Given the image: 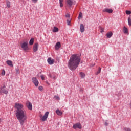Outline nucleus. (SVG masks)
<instances>
[{
  "label": "nucleus",
  "mask_w": 131,
  "mask_h": 131,
  "mask_svg": "<svg viewBox=\"0 0 131 131\" xmlns=\"http://www.w3.org/2000/svg\"><path fill=\"white\" fill-rule=\"evenodd\" d=\"M82 18V13L81 12H80L79 15V18Z\"/></svg>",
  "instance_id": "obj_33"
},
{
  "label": "nucleus",
  "mask_w": 131,
  "mask_h": 131,
  "mask_svg": "<svg viewBox=\"0 0 131 131\" xmlns=\"http://www.w3.org/2000/svg\"><path fill=\"white\" fill-rule=\"evenodd\" d=\"M105 125H106V126H107V125H108V123L105 122Z\"/></svg>",
  "instance_id": "obj_37"
},
{
  "label": "nucleus",
  "mask_w": 131,
  "mask_h": 131,
  "mask_svg": "<svg viewBox=\"0 0 131 131\" xmlns=\"http://www.w3.org/2000/svg\"><path fill=\"white\" fill-rule=\"evenodd\" d=\"M34 42V39L31 38L29 41V45L30 46H32Z\"/></svg>",
  "instance_id": "obj_18"
},
{
  "label": "nucleus",
  "mask_w": 131,
  "mask_h": 131,
  "mask_svg": "<svg viewBox=\"0 0 131 131\" xmlns=\"http://www.w3.org/2000/svg\"><path fill=\"white\" fill-rule=\"evenodd\" d=\"M80 57L77 54L72 55L68 62V66L70 70H75L80 63Z\"/></svg>",
  "instance_id": "obj_2"
},
{
  "label": "nucleus",
  "mask_w": 131,
  "mask_h": 131,
  "mask_svg": "<svg viewBox=\"0 0 131 131\" xmlns=\"http://www.w3.org/2000/svg\"><path fill=\"white\" fill-rule=\"evenodd\" d=\"M73 128L74 129H76V128H79V129H81V124L80 123H77L73 125Z\"/></svg>",
  "instance_id": "obj_7"
},
{
  "label": "nucleus",
  "mask_w": 131,
  "mask_h": 131,
  "mask_svg": "<svg viewBox=\"0 0 131 131\" xmlns=\"http://www.w3.org/2000/svg\"><path fill=\"white\" fill-rule=\"evenodd\" d=\"M63 0H59L60 7L62 8L63 7Z\"/></svg>",
  "instance_id": "obj_23"
},
{
  "label": "nucleus",
  "mask_w": 131,
  "mask_h": 131,
  "mask_svg": "<svg viewBox=\"0 0 131 131\" xmlns=\"http://www.w3.org/2000/svg\"><path fill=\"white\" fill-rule=\"evenodd\" d=\"M6 5H7V8H11V3H10V2L7 1L6 2Z\"/></svg>",
  "instance_id": "obj_22"
},
{
  "label": "nucleus",
  "mask_w": 131,
  "mask_h": 131,
  "mask_svg": "<svg viewBox=\"0 0 131 131\" xmlns=\"http://www.w3.org/2000/svg\"><path fill=\"white\" fill-rule=\"evenodd\" d=\"M126 14L127 15H130V14H131V11H129V10H126Z\"/></svg>",
  "instance_id": "obj_28"
},
{
  "label": "nucleus",
  "mask_w": 131,
  "mask_h": 131,
  "mask_svg": "<svg viewBox=\"0 0 131 131\" xmlns=\"http://www.w3.org/2000/svg\"><path fill=\"white\" fill-rule=\"evenodd\" d=\"M26 107H28L29 110H32V104L29 101H27L26 103Z\"/></svg>",
  "instance_id": "obj_8"
},
{
  "label": "nucleus",
  "mask_w": 131,
  "mask_h": 131,
  "mask_svg": "<svg viewBox=\"0 0 131 131\" xmlns=\"http://www.w3.org/2000/svg\"><path fill=\"white\" fill-rule=\"evenodd\" d=\"M2 75H6V72L5 71V70H2Z\"/></svg>",
  "instance_id": "obj_31"
},
{
  "label": "nucleus",
  "mask_w": 131,
  "mask_h": 131,
  "mask_svg": "<svg viewBox=\"0 0 131 131\" xmlns=\"http://www.w3.org/2000/svg\"><path fill=\"white\" fill-rule=\"evenodd\" d=\"M55 48V50H59L61 48V43L60 42L56 43Z\"/></svg>",
  "instance_id": "obj_12"
},
{
  "label": "nucleus",
  "mask_w": 131,
  "mask_h": 131,
  "mask_svg": "<svg viewBox=\"0 0 131 131\" xmlns=\"http://www.w3.org/2000/svg\"><path fill=\"white\" fill-rule=\"evenodd\" d=\"M80 76L81 78H84V77H85V74H84L83 72H80Z\"/></svg>",
  "instance_id": "obj_17"
},
{
  "label": "nucleus",
  "mask_w": 131,
  "mask_h": 131,
  "mask_svg": "<svg viewBox=\"0 0 131 131\" xmlns=\"http://www.w3.org/2000/svg\"><path fill=\"white\" fill-rule=\"evenodd\" d=\"M38 90H39V91H42V90H43V88H42V86H40L38 87Z\"/></svg>",
  "instance_id": "obj_32"
},
{
  "label": "nucleus",
  "mask_w": 131,
  "mask_h": 131,
  "mask_svg": "<svg viewBox=\"0 0 131 131\" xmlns=\"http://www.w3.org/2000/svg\"><path fill=\"white\" fill-rule=\"evenodd\" d=\"M54 98L55 100H60V97H59L58 96L55 95L54 96Z\"/></svg>",
  "instance_id": "obj_26"
},
{
  "label": "nucleus",
  "mask_w": 131,
  "mask_h": 131,
  "mask_svg": "<svg viewBox=\"0 0 131 131\" xmlns=\"http://www.w3.org/2000/svg\"><path fill=\"white\" fill-rule=\"evenodd\" d=\"M2 122V119L0 118V123Z\"/></svg>",
  "instance_id": "obj_38"
},
{
  "label": "nucleus",
  "mask_w": 131,
  "mask_h": 131,
  "mask_svg": "<svg viewBox=\"0 0 131 131\" xmlns=\"http://www.w3.org/2000/svg\"><path fill=\"white\" fill-rule=\"evenodd\" d=\"M4 94L5 95H8L9 94V90L7 89L6 85H3L0 88V95Z\"/></svg>",
  "instance_id": "obj_3"
},
{
  "label": "nucleus",
  "mask_w": 131,
  "mask_h": 131,
  "mask_svg": "<svg viewBox=\"0 0 131 131\" xmlns=\"http://www.w3.org/2000/svg\"><path fill=\"white\" fill-rule=\"evenodd\" d=\"M6 63L8 66H10V67H13L14 65L13 64V62L11 60H7Z\"/></svg>",
  "instance_id": "obj_14"
},
{
  "label": "nucleus",
  "mask_w": 131,
  "mask_h": 131,
  "mask_svg": "<svg viewBox=\"0 0 131 131\" xmlns=\"http://www.w3.org/2000/svg\"><path fill=\"white\" fill-rule=\"evenodd\" d=\"M21 47L24 51H28V50H29V47H28V41L23 42L21 45Z\"/></svg>",
  "instance_id": "obj_4"
},
{
  "label": "nucleus",
  "mask_w": 131,
  "mask_h": 131,
  "mask_svg": "<svg viewBox=\"0 0 131 131\" xmlns=\"http://www.w3.org/2000/svg\"><path fill=\"white\" fill-rule=\"evenodd\" d=\"M56 112L57 115H59V116H61V115H62V112H61L60 110H57Z\"/></svg>",
  "instance_id": "obj_19"
},
{
  "label": "nucleus",
  "mask_w": 131,
  "mask_h": 131,
  "mask_svg": "<svg viewBox=\"0 0 131 131\" xmlns=\"http://www.w3.org/2000/svg\"><path fill=\"white\" fill-rule=\"evenodd\" d=\"M66 1L68 7H72V5H73V1L72 0H66Z\"/></svg>",
  "instance_id": "obj_10"
},
{
  "label": "nucleus",
  "mask_w": 131,
  "mask_h": 131,
  "mask_svg": "<svg viewBox=\"0 0 131 131\" xmlns=\"http://www.w3.org/2000/svg\"><path fill=\"white\" fill-rule=\"evenodd\" d=\"M33 3H37L38 0H32Z\"/></svg>",
  "instance_id": "obj_36"
},
{
  "label": "nucleus",
  "mask_w": 131,
  "mask_h": 131,
  "mask_svg": "<svg viewBox=\"0 0 131 131\" xmlns=\"http://www.w3.org/2000/svg\"><path fill=\"white\" fill-rule=\"evenodd\" d=\"M49 113H49V112H46L45 115H43V116H42V115H41L40 118H41L42 121H47V119L48 118V117L49 116Z\"/></svg>",
  "instance_id": "obj_5"
},
{
  "label": "nucleus",
  "mask_w": 131,
  "mask_h": 131,
  "mask_svg": "<svg viewBox=\"0 0 131 131\" xmlns=\"http://www.w3.org/2000/svg\"><path fill=\"white\" fill-rule=\"evenodd\" d=\"M112 35H113V33L112 32H110L106 34V36L108 38H110Z\"/></svg>",
  "instance_id": "obj_16"
},
{
  "label": "nucleus",
  "mask_w": 131,
  "mask_h": 131,
  "mask_svg": "<svg viewBox=\"0 0 131 131\" xmlns=\"http://www.w3.org/2000/svg\"><path fill=\"white\" fill-rule=\"evenodd\" d=\"M101 68H99L98 71L96 73V75H98V74H100L101 73Z\"/></svg>",
  "instance_id": "obj_25"
},
{
  "label": "nucleus",
  "mask_w": 131,
  "mask_h": 131,
  "mask_svg": "<svg viewBox=\"0 0 131 131\" xmlns=\"http://www.w3.org/2000/svg\"><path fill=\"white\" fill-rule=\"evenodd\" d=\"M124 130H125V131H131V129L129 128H124Z\"/></svg>",
  "instance_id": "obj_29"
},
{
  "label": "nucleus",
  "mask_w": 131,
  "mask_h": 131,
  "mask_svg": "<svg viewBox=\"0 0 131 131\" xmlns=\"http://www.w3.org/2000/svg\"><path fill=\"white\" fill-rule=\"evenodd\" d=\"M67 22L68 25H70L71 22V19L69 18L68 19H67Z\"/></svg>",
  "instance_id": "obj_24"
},
{
  "label": "nucleus",
  "mask_w": 131,
  "mask_h": 131,
  "mask_svg": "<svg viewBox=\"0 0 131 131\" xmlns=\"http://www.w3.org/2000/svg\"><path fill=\"white\" fill-rule=\"evenodd\" d=\"M48 61V63L50 64V65H52L53 64V63L55 62V60L54 59H52L51 58H49L47 60Z\"/></svg>",
  "instance_id": "obj_11"
},
{
  "label": "nucleus",
  "mask_w": 131,
  "mask_h": 131,
  "mask_svg": "<svg viewBox=\"0 0 131 131\" xmlns=\"http://www.w3.org/2000/svg\"><path fill=\"white\" fill-rule=\"evenodd\" d=\"M80 32H84L85 29H84V26L83 25V24H80Z\"/></svg>",
  "instance_id": "obj_15"
},
{
  "label": "nucleus",
  "mask_w": 131,
  "mask_h": 131,
  "mask_svg": "<svg viewBox=\"0 0 131 131\" xmlns=\"http://www.w3.org/2000/svg\"><path fill=\"white\" fill-rule=\"evenodd\" d=\"M40 77L42 80H45V76H43V75H41L40 76Z\"/></svg>",
  "instance_id": "obj_35"
},
{
  "label": "nucleus",
  "mask_w": 131,
  "mask_h": 131,
  "mask_svg": "<svg viewBox=\"0 0 131 131\" xmlns=\"http://www.w3.org/2000/svg\"><path fill=\"white\" fill-rule=\"evenodd\" d=\"M39 45L38 43H36L33 46V51L35 53V52H37L38 50Z\"/></svg>",
  "instance_id": "obj_9"
},
{
  "label": "nucleus",
  "mask_w": 131,
  "mask_h": 131,
  "mask_svg": "<svg viewBox=\"0 0 131 131\" xmlns=\"http://www.w3.org/2000/svg\"><path fill=\"white\" fill-rule=\"evenodd\" d=\"M19 71V70H17V72H18Z\"/></svg>",
  "instance_id": "obj_39"
},
{
  "label": "nucleus",
  "mask_w": 131,
  "mask_h": 131,
  "mask_svg": "<svg viewBox=\"0 0 131 131\" xmlns=\"http://www.w3.org/2000/svg\"><path fill=\"white\" fill-rule=\"evenodd\" d=\"M58 31H59V29L56 27H54L53 30V32H58Z\"/></svg>",
  "instance_id": "obj_21"
},
{
  "label": "nucleus",
  "mask_w": 131,
  "mask_h": 131,
  "mask_svg": "<svg viewBox=\"0 0 131 131\" xmlns=\"http://www.w3.org/2000/svg\"><path fill=\"white\" fill-rule=\"evenodd\" d=\"M103 12H107V13H111L113 12V10L111 9L105 8L103 10Z\"/></svg>",
  "instance_id": "obj_13"
},
{
  "label": "nucleus",
  "mask_w": 131,
  "mask_h": 131,
  "mask_svg": "<svg viewBox=\"0 0 131 131\" xmlns=\"http://www.w3.org/2000/svg\"><path fill=\"white\" fill-rule=\"evenodd\" d=\"M104 28L102 27H100V32L101 33H103V32H104Z\"/></svg>",
  "instance_id": "obj_30"
},
{
  "label": "nucleus",
  "mask_w": 131,
  "mask_h": 131,
  "mask_svg": "<svg viewBox=\"0 0 131 131\" xmlns=\"http://www.w3.org/2000/svg\"><path fill=\"white\" fill-rule=\"evenodd\" d=\"M14 107L15 109H17L16 113V118L19 121L21 125H23L24 122H25V120L27 119L26 111L22 110L24 108V105L21 103H15Z\"/></svg>",
  "instance_id": "obj_1"
},
{
  "label": "nucleus",
  "mask_w": 131,
  "mask_h": 131,
  "mask_svg": "<svg viewBox=\"0 0 131 131\" xmlns=\"http://www.w3.org/2000/svg\"><path fill=\"white\" fill-rule=\"evenodd\" d=\"M66 18H70V15L69 14H67L66 15Z\"/></svg>",
  "instance_id": "obj_34"
},
{
  "label": "nucleus",
  "mask_w": 131,
  "mask_h": 131,
  "mask_svg": "<svg viewBox=\"0 0 131 131\" xmlns=\"http://www.w3.org/2000/svg\"><path fill=\"white\" fill-rule=\"evenodd\" d=\"M128 23L130 26H131V18H128Z\"/></svg>",
  "instance_id": "obj_27"
},
{
  "label": "nucleus",
  "mask_w": 131,
  "mask_h": 131,
  "mask_svg": "<svg viewBox=\"0 0 131 131\" xmlns=\"http://www.w3.org/2000/svg\"><path fill=\"white\" fill-rule=\"evenodd\" d=\"M123 31H124V33L126 34L128 32V30L126 27H124Z\"/></svg>",
  "instance_id": "obj_20"
},
{
  "label": "nucleus",
  "mask_w": 131,
  "mask_h": 131,
  "mask_svg": "<svg viewBox=\"0 0 131 131\" xmlns=\"http://www.w3.org/2000/svg\"><path fill=\"white\" fill-rule=\"evenodd\" d=\"M32 81L36 88L38 86V83H39V82H38V80L35 77L32 78Z\"/></svg>",
  "instance_id": "obj_6"
}]
</instances>
